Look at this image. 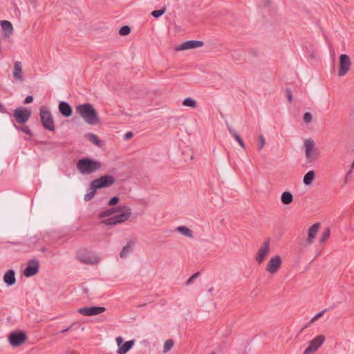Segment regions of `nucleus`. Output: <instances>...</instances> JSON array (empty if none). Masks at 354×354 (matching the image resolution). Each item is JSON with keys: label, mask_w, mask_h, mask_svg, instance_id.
<instances>
[{"label": "nucleus", "mask_w": 354, "mask_h": 354, "mask_svg": "<svg viewBox=\"0 0 354 354\" xmlns=\"http://www.w3.org/2000/svg\"><path fill=\"white\" fill-rule=\"evenodd\" d=\"M119 211H123L124 212L122 214L109 217L108 218L104 219L102 221V223L104 224L105 225H117L119 223H124L126 221H127L131 214V208L128 206L124 205L119 208L111 207L106 210L101 212L99 214L98 217L100 218L108 217Z\"/></svg>", "instance_id": "nucleus-1"}, {"label": "nucleus", "mask_w": 354, "mask_h": 354, "mask_svg": "<svg viewBox=\"0 0 354 354\" xmlns=\"http://www.w3.org/2000/svg\"><path fill=\"white\" fill-rule=\"evenodd\" d=\"M76 112L88 124L96 125L100 122V120L97 112L91 103L77 105L76 106Z\"/></svg>", "instance_id": "nucleus-2"}, {"label": "nucleus", "mask_w": 354, "mask_h": 354, "mask_svg": "<svg viewBox=\"0 0 354 354\" xmlns=\"http://www.w3.org/2000/svg\"><path fill=\"white\" fill-rule=\"evenodd\" d=\"M76 167L82 174L89 175L99 170L102 163L90 158H83L78 160Z\"/></svg>", "instance_id": "nucleus-3"}, {"label": "nucleus", "mask_w": 354, "mask_h": 354, "mask_svg": "<svg viewBox=\"0 0 354 354\" xmlns=\"http://www.w3.org/2000/svg\"><path fill=\"white\" fill-rule=\"evenodd\" d=\"M41 122L44 128L50 131H55L54 120L52 114L48 107L42 106L39 109Z\"/></svg>", "instance_id": "nucleus-4"}, {"label": "nucleus", "mask_w": 354, "mask_h": 354, "mask_svg": "<svg viewBox=\"0 0 354 354\" xmlns=\"http://www.w3.org/2000/svg\"><path fill=\"white\" fill-rule=\"evenodd\" d=\"M78 260L85 264H96L99 262V257L93 252L87 250H80L77 253Z\"/></svg>", "instance_id": "nucleus-5"}, {"label": "nucleus", "mask_w": 354, "mask_h": 354, "mask_svg": "<svg viewBox=\"0 0 354 354\" xmlns=\"http://www.w3.org/2000/svg\"><path fill=\"white\" fill-rule=\"evenodd\" d=\"M305 153L308 162L317 160L319 156V151L315 148V143L311 138L305 140Z\"/></svg>", "instance_id": "nucleus-6"}, {"label": "nucleus", "mask_w": 354, "mask_h": 354, "mask_svg": "<svg viewBox=\"0 0 354 354\" xmlns=\"http://www.w3.org/2000/svg\"><path fill=\"white\" fill-rule=\"evenodd\" d=\"M115 181V178L109 174H106L100 176V178L93 180L91 182V184L97 190L102 188L109 187L114 184Z\"/></svg>", "instance_id": "nucleus-7"}, {"label": "nucleus", "mask_w": 354, "mask_h": 354, "mask_svg": "<svg viewBox=\"0 0 354 354\" xmlns=\"http://www.w3.org/2000/svg\"><path fill=\"white\" fill-rule=\"evenodd\" d=\"M26 334L22 330H15L8 335V341L12 347H19L27 339Z\"/></svg>", "instance_id": "nucleus-8"}, {"label": "nucleus", "mask_w": 354, "mask_h": 354, "mask_svg": "<svg viewBox=\"0 0 354 354\" xmlns=\"http://www.w3.org/2000/svg\"><path fill=\"white\" fill-rule=\"evenodd\" d=\"M31 111L25 107H18L13 113L15 120L19 124L26 123L31 116Z\"/></svg>", "instance_id": "nucleus-9"}, {"label": "nucleus", "mask_w": 354, "mask_h": 354, "mask_svg": "<svg viewBox=\"0 0 354 354\" xmlns=\"http://www.w3.org/2000/svg\"><path fill=\"white\" fill-rule=\"evenodd\" d=\"M325 336L319 335L310 342L309 346L304 351V354H314L324 344Z\"/></svg>", "instance_id": "nucleus-10"}, {"label": "nucleus", "mask_w": 354, "mask_h": 354, "mask_svg": "<svg viewBox=\"0 0 354 354\" xmlns=\"http://www.w3.org/2000/svg\"><path fill=\"white\" fill-rule=\"evenodd\" d=\"M351 66V62L349 56L346 54H342L339 56L338 75L340 77L345 75L349 71Z\"/></svg>", "instance_id": "nucleus-11"}, {"label": "nucleus", "mask_w": 354, "mask_h": 354, "mask_svg": "<svg viewBox=\"0 0 354 354\" xmlns=\"http://www.w3.org/2000/svg\"><path fill=\"white\" fill-rule=\"evenodd\" d=\"M270 251V239H266L259 248L255 259L258 264H261Z\"/></svg>", "instance_id": "nucleus-12"}, {"label": "nucleus", "mask_w": 354, "mask_h": 354, "mask_svg": "<svg viewBox=\"0 0 354 354\" xmlns=\"http://www.w3.org/2000/svg\"><path fill=\"white\" fill-rule=\"evenodd\" d=\"M106 310L104 307L91 306L84 307L77 310V312L84 316H93L104 313Z\"/></svg>", "instance_id": "nucleus-13"}, {"label": "nucleus", "mask_w": 354, "mask_h": 354, "mask_svg": "<svg viewBox=\"0 0 354 354\" xmlns=\"http://www.w3.org/2000/svg\"><path fill=\"white\" fill-rule=\"evenodd\" d=\"M203 46V42L202 41L197 40H189L183 42L179 46L176 47L177 50H183L192 49L198 47H201Z\"/></svg>", "instance_id": "nucleus-14"}, {"label": "nucleus", "mask_w": 354, "mask_h": 354, "mask_svg": "<svg viewBox=\"0 0 354 354\" xmlns=\"http://www.w3.org/2000/svg\"><path fill=\"white\" fill-rule=\"evenodd\" d=\"M58 109L61 115L65 118H69L73 115V109L66 102H60L58 105Z\"/></svg>", "instance_id": "nucleus-15"}, {"label": "nucleus", "mask_w": 354, "mask_h": 354, "mask_svg": "<svg viewBox=\"0 0 354 354\" xmlns=\"http://www.w3.org/2000/svg\"><path fill=\"white\" fill-rule=\"evenodd\" d=\"M12 76L15 80L20 82H23L24 80V77L22 74V66L21 62L17 61L14 63Z\"/></svg>", "instance_id": "nucleus-16"}, {"label": "nucleus", "mask_w": 354, "mask_h": 354, "mask_svg": "<svg viewBox=\"0 0 354 354\" xmlns=\"http://www.w3.org/2000/svg\"><path fill=\"white\" fill-rule=\"evenodd\" d=\"M319 227L320 224L319 223H316L309 228L307 237V242L308 244H311L313 242V240L317 236Z\"/></svg>", "instance_id": "nucleus-17"}, {"label": "nucleus", "mask_w": 354, "mask_h": 354, "mask_svg": "<svg viewBox=\"0 0 354 354\" xmlns=\"http://www.w3.org/2000/svg\"><path fill=\"white\" fill-rule=\"evenodd\" d=\"M3 281L8 286H11L15 283V272L13 270H9L5 273Z\"/></svg>", "instance_id": "nucleus-18"}, {"label": "nucleus", "mask_w": 354, "mask_h": 354, "mask_svg": "<svg viewBox=\"0 0 354 354\" xmlns=\"http://www.w3.org/2000/svg\"><path fill=\"white\" fill-rule=\"evenodd\" d=\"M134 340H129L122 344L118 349V354H125L127 353L134 345Z\"/></svg>", "instance_id": "nucleus-19"}, {"label": "nucleus", "mask_w": 354, "mask_h": 354, "mask_svg": "<svg viewBox=\"0 0 354 354\" xmlns=\"http://www.w3.org/2000/svg\"><path fill=\"white\" fill-rule=\"evenodd\" d=\"M227 129H228L230 133L239 142L241 147L243 149H245V143L243 142V140L240 137V136L236 132V131L232 128V126L227 124Z\"/></svg>", "instance_id": "nucleus-20"}, {"label": "nucleus", "mask_w": 354, "mask_h": 354, "mask_svg": "<svg viewBox=\"0 0 354 354\" xmlns=\"http://www.w3.org/2000/svg\"><path fill=\"white\" fill-rule=\"evenodd\" d=\"M0 25L1 28L5 31V34L6 36L9 37L12 34L13 32V26L12 24L7 20H2L0 21Z\"/></svg>", "instance_id": "nucleus-21"}, {"label": "nucleus", "mask_w": 354, "mask_h": 354, "mask_svg": "<svg viewBox=\"0 0 354 354\" xmlns=\"http://www.w3.org/2000/svg\"><path fill=\"white\" fill-rule=\"evenodd\" d=\"M85 137L91 142H93L94 145L99 147H102L104 145L103 142L96 136L95 134L93 133H87L85 135Z\"/></svg>", "instance_id": "nucleus-22"}, {"label": "nucleus", "mask_w": 354, "mask_h": 354, "mask_svg": "<svg viewBox=\"0 0 354 354\" xmlns=\"http://www.w3.org/2000/svg\"><path fill=\"white\" fill-rule=\"evenodd\" d=\"M134 246V242L132 241H130L122 249L120 256L121 258L125 257L127 256V254L132 252L133 248Z\"/></svg>", "instance_id": "nucleus-23"}, {"label": "nucleus", "mask_w": 354, "mask_h": 354, "mask_svg": "<svg viewBox=\"0 0 354 354\" xmlns=\"http://www.w3.org/2000/svg\"><path fill=\"white\" fill-rule=\"evenodd\" d=\"M281 201L284 205H290L293 201V195L290 192H284L281 194Z\"/></svg>", "instance_id": "nucleus-24"}, {"label": "nucleus", "mask_w": 354, "mask_h": 354, "mask_svg": "<svg viewBox=\"0 0 354 354\" xmlns=\"http://www.w3.org/2000/svg\"><path fill=\"white\" fill-rule=\"evenodd\" d=\"M315 178V172L313 170L308 171L304 176L303 182L306 185H310Z\"/></svg>", "instance_id": "nucleus-25"}, {"label": "nucleus", "mask_w": 354, "mask_h": 354, "mask_svg": "<svg viewBox=\"0 0 354 354\" xmlns=\"http://www.w3.org/2000/svg\"><path fill=\"white\" fill-rule=\"evenodd\" d=\"M39 267H26L23 274L26 277H30L35 275L39 272Z\"/></svg>", "instance_id": "nucleus-26"}, {"label": "nucleus", "mask_w": 354, "mask_h": 354, "mask_svg": "<svg viewBox=\"0 0 354 354\" xmlns=\"http://www.w3.org/2000/svg\"><path fill=\"white\" fill-rule=\"evenodd\" d=\"M176 230L184 236L189 238H193L192 231L186 226H179L176 228Z\"/></svg>", "instance_id": "nucleus-27"}, {"label": "nucleus", "mask_w": 354, "mask_h": 354, "mask_svg": "<svg viewBox=\"0 0 354 354\" xmlns=\"http://www.w3.org/2000/svg\"><path fill=\"white\" fill-rule=\"evenodd\" d=\"M97 192V189L92 186L90 183V187L87 189V193L84 195V201H91L95 196Z\"/></svg>", "instance_id": "nucleus-28"}, {"label": "nucleus", "mask_w": 354, "mask_h": 354, "mask_svg": "<svg viewBox=\"0 0 354 354\" xmlns=\"http://www.w3.org/2000/svg\"><path fill=\"white\" fill-rule=\"evenodd\" d=\"M281 259L279 255H276L270 259L266 266H281Z\"/></svg>", "instance_id": "nucleus-29"}, {"label": "nucleus", "mask_w": 354, "mask_h": 354, "mask_svg": "<svg viewBox=\"0 0 354 354\" xmlns=\"http://www.w3.org/2000/svg\"><path fill=\"white\" fill-rule=\"evenodd\" d=\"M183 105L194 108L196 106V102L193 98L187 97L183 101Z\"/></svg>", "instance_id": "nucleus-30"}, {"label": "nucleus", "mask_w": 354, "mask_h": 354, "mask_svg": "<svg viewBox=\"0 0 354 354\" xmlns=\"http://www.w3.org/2000/svg\"><path fill=\"white\" fill-rule=\"evenodd\" d=\"M330 230L329 227H326L324 231L323 232L320 239L319 242L324 243L325 242L330 236Z\"/></svg>", "instance_id": "nucleus-31"}, {"label": "nucleus", "mask_w": 354, "mask_h": 354, "mask_svg": "<svg viewBox=\"0 0 354 354\" xmlns=\"http://www.w3.org/2000/svg\"><path fill=\"white\" fill-rule=\"evenodd\" d=\"M174 346V341L172 339H167L165 341L163 347L164 353L169 351Z\"/></svg>", "instance_id": "nucleus-32"}, {"label": "nucleus", "mask_w": 354, "mask_h": 354, "mask_svg": "<svg viewBox=\"0 0 354 354\" xmlns=\"http://www.w3.org/2000/svg\"><path fill=\"white\" fill-rule=\"evenodd\" d=\"M15 127L17 130L22 131L23 133H26V135L32 136V131L28 126L23 125L21 127H17V126L15 125Z\"/></svg>", "instance_id": "nucleus-33"}, {"label": "nucleus", "mask_w": 354, "mask_h": 354, "mask_svg": "<svg viewBox=\"0 0 354 354\" xmlns=\"http://www.w3.org/2000/svg\"><path fill=\"white\" fill-rule=\"evenodd\" d=\"M131 32V28L129 26H123L119 30L121 36H127Z\"/></svg>", "instance_id": "nucleus-34"}, {"label": "nucleus", "mask_w": 354, "mask_h": 354, "mask_svg": "<svg viewBox=\"0 0 354 354\" xmlns=\"http://www.w3.org/2000/svg\"><path fill=\"white\" fill-rule=\"evenodd\" d=\"M166 11V8H162L160 10H156L152 11L151 15L155 18L161 17Z\"/></svg>", "instance_id": "nucleus-35"}, {"label": "nucleus", "mask_w": 354, "mask_h": 354, "mask_svg": "<svg viewBox=\"0 0 354 354\" xmlns=\"http://www.w3.org/2000/svg\"><path fill=\"white\" fill-rule=\"evenodd\" d=\"M266 144V139L263 135H260L258 138V148L259 150L262 149Z\"/></svg>", "instance_id": "nucleus-36"}, {"label": "nucleus", "mask_w": 354, "mask_h": 354, "mask_svg": "<svg viewBox=\"0 0 354 354\" xmlns=\"http://www.w3.org/2000/svg\"><path fill=\"white\" fill-rule=\"evenodd\" d=\"M312 120H313V115L310 113L306 112L304 113V117H303V120L305 123L308 124V123L311 122Z\"/></svg>", "instance_id": "nucleus-37"}, {"label": "nucleus", "mask_w": 354, "mask_h": 354, "mask_svg": "<svg viewBox=\"0 0 354 354\" xmlns=\"http://www.w3.org/2000/svg\"><path fill=\"white\" fill-rule=\"evenodd\" d=\"M200 275V272H197L196 273H194L193 275H192L188 279L187 281H186V285H190L191 283H193L194 280L196 279V278H198Z\"/></svg>", "instance_id": "nucleus-38"}, {"label": "nucleus", "mask_w": 354, "mask_h": 354, "mask_svg": "<svg viewBox=\"0 0 354 354\" xmlns=\"http://www.w3.org/2000/svg\"><path fill=\"white\" fill-rule=\"evenodd\" d=\"M120 201V198L118 196H113L112 197L109 201L108 202V205L109 206H113V205H117Z\"/></svg>", "instance_id": "nucleus-39"}, {"label": "nucleus", "mask_w": 354, "mask_h": 354, "mask_svg": "<svg viewBox=\"0 0 354 354\" xmlns=\"http://www.w3.org/2000/svg\"><path fill=\"white\" fill-rule=\"evenodd\" d=\"M326 311V309H324L322 311L317 313L313 318H312V319L310 320V322L313 323V322H315L316 320H317L319 317H321L324 314V313Z\"/></svg>", "instance_id": "nucleus-40"}, {"label": "nucleus", "mask_w": 354, "mask_h": 354, "mask_svg": "<svg viewBox=\"0 0 354 354\" xmlns=\"http://www.w3.org/2000/svg\"><path fill=\"white\" fill-rule=\"evenodd\" d=\"M26 266H39V262L36 259H32L28 261Z\"/></svg>", "instance_id": "nucleus-41"}, {"label": "nucleus", "mask_w": 354, "mask_h": 354, "mask_svg": "<svg viewBox=\"0 0 354 354\" xmlns=\"http://www.w3.org/2000/svg\"><path fill=\"white\" fill-rule=\"evenodd\" d=\"M286 97L288 98V102H292V92H291L290 88H286Z\"/></svg>", "instance_id": "nucleus-42"}, {"label": "nucleus", "mask_w": 354, "mask_h": 354, "mask_svg": "<svg viewBox=\"0 0 354 354\" xmlns=\"http://www.w3.org/2000/svg\"><path fill=\"white\" fill-rule=\"evenodd\" d=\"M279 267H267V271L270 274H274L277 272Z\"/></svg>", "instance_id": "nucleus-43"}, {"label": "nucleus", "mask_w": 354, "mask_h": 354, "mask_svg": "<svg viewBox=\"0 0 354 354\" xmlns=\"http://www.w3.org/2000/svg\"><path fill=\"white\" fill-rule=\"evenodd\" d=\"M33 96L32 95H28L26 98H25V100L24 102V104H29V103H31L32 101H33Z\"/></svg>", "instance_id": "nucleus-44"}, {"label": "nucleus", "mask_w": 354, "mask_h": 354, "mask_svg": "<svg viewBox=\"0 0 354 354\" xmlns=\"http://www.w3.org/2000/svg\"><path fill=\"white\" fill-rule=\"evenodd\" d=\"M352 173H353V169H351L345 176V178H344L345 183H346L348 181L349 178H351V176L352 175Z\"/></svg>", "instance_id": "nucleus-45"}, {"label": "nucleus", "mask_w": 354, "mask_h": 354, "mask_svg": "<svg viewBox=\"0 0 354 354\" xmlns=\"http://www.w3.org/2000/svg\"><path fill=\"white\" fill-rule=\"evenodd\" d=\"M133 133L131 131H129L124 135V139L129 140L133 137Z\"/></svg>", "instance_id": "nucleus-46"}, {"label": "nucleus", "mask_w": 354, "mask_h": 354, "mask_svg": "<svg viewBox=\"0 0 354 354\" xmlns=\"http://www.w3.org/2000/svg\"><path fill=\"white\" fill-rule=\"evenodd\" d=\"M116 342H117V344L118 346L120 347L122 344V343L123 342V339L122 337H118L116 338Z\"/></svg>", "instance_id": "nucleus-47"}, {"label": "nucleus", "mask_w": 354, "mask_h": 354, "mask_svg": "<svg viewBox=\"0 0 354 354\" xmlns=\"http://www.w3.org/2000/svg\"><path fill=\"white\" fill-rule=\"evenodd\" d=\"M0 112L3 113H7L8 111L6 108L0 103Z\"/></svg>", "instance_id": "nucleus-48"}, {"label": "nucleus", "mask_w": 354, "mask_h": 354, "mask_svg": "<svg viewBox=\"0 0 354 354\" xmlns=\"http://www.w3.org/2000/svg\"><path fill=\"white\" fill-rule=\"evenodd\" d=\"M73 326V324H71L69 327H68V328H65V329H64V330H61V332H60V333H66L67 331H68V330L72 328V326Z\"/></svg>", "instance_id": "nucleus-49"}, {"label": "nucleus", "mask_w": 354, "mask_h": 354, "mask_svg": "<svg viewBox=\"0 0 354 354\" xmlns=\"http://www.w3.org/2000/svg\"><path fill=\"white\" fill-rule=\"evenodd\" d=\"M213 290V288H211L209 290V292H212Z\"/></svg>", "instance_id": "nucleus-50"}, {"label": "nucleus", "mask_w": 354, "mask_h": 354, "mask_svg": "<svg viewBox=\"0 0 354 354\" xmlns=\"http://www.w3.org/2000/svg\"><path fill=\"white\" fill-rule=\"evenodd\" d=\"M210 354H216L214 352H212Z\"/></svg>", "instance_id": "nucleus-51"}]
</instances>
